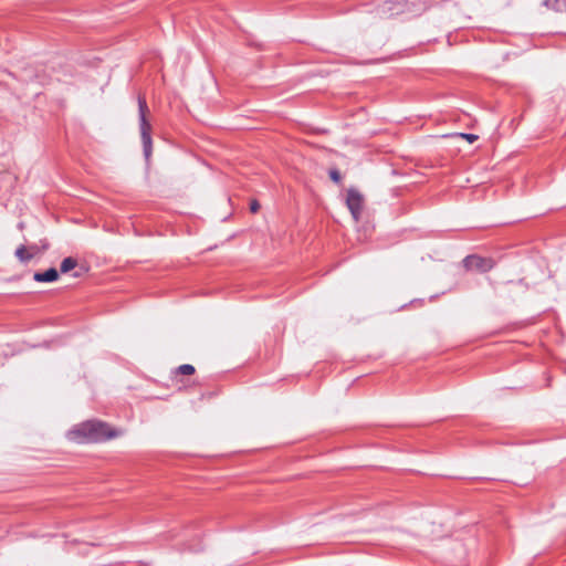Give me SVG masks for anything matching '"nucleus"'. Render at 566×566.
<instances>
[{
  "mask_svg": "<svg viewBox=\"0 0 566 566\" xmlns=\"http://www.w3.org/2000/svg\"><path fill=\"white\" fill-rule=\"evenodd\" d=\"M122 432L112 429L107 423L97 420H88L73 428L70 439L77 442H101L120 436Z\"/></svg>",
  "mask_w": 566,
  "mask_h": 566,
  "instance_id": "f257e3e1",
  "label": "nucleus"
},
{
  "mask_svg": "<svg viewBox=\"0 0 566 566\" xmlns=\"http://www.w3.org/2000/svg\"><path fill=\"white\" fill-rule=\"evenodd\" d=\"M138 111H139V129L143 142V150L146 160L151 156L153 142H151V125L146 118L148 106L146 99L142 96L138 97Z\"/></svg>",
  "mask_w": 566,
  "mask_h": 566,
  "instance_id": "f03ea898",
  "label": "nucleus"
},
{
  "mask_svg": "<svg viewBox=\"0 0 566 566\" xmlns=\"http://www.w3.org/2000/svg\"><path fill=\"white\" fill-rule=\"evenodd\" d=\"M463 265L467 270L488 272L494 266V262L492 259H486L479 255H468L463 260Z\"/></svg>",
  "mask_w": 566,
  "mask_h": 566,
  "instance_id": "7ed1b4c3",
  "label": "nucleus"
},
{
  "mask_svg": "<svg viewBox=\"0 0 566 566\" xmlns=\"http://www.w3.org/2000/svg\"><path fill=\"white\" fill-rule=\"evenodd\" d=\"M347 207L353 214L354 219L357 221L359 218V214L363 209V197L361 195L354 189L348 190L347 192Z\"/></svg>",
  "mask_w": 566,
  "mask_h": 566,
  "instance_id": "20e7f679",
  "label": "nucleus"
},
{
  "mask_svg": "<svg viewBox=\"0 0 566 566\" xmlns=\"http://www.w3.org/2000/svg\"><path fill=\"white\" fill-rule=\"evenodd\" d=\"M57 277H59V273H57L56 269H54V268H50L45 272H35L33 275L34 281L46 282V283L54 282L57 280Z\"/></svg>",
  "mask_w": 566,
  "mask_h": 566,
  "instance_id": "39448f33",
  "label": "nucleus"
},
{
  "mask_svg": "<svg viewBox=\"0 0 566 566\" xmlns=\"http://www.w3.org/2000/svg\"><path fill=\"white\" fill-rule=\"evenodd\" d=\"M543 6H545L548 9L562 11L566 9V0H544Z\"/></svg>",
  "mask_w": 566,
  "mask_h": 566,
  "instance_id": "423d86ee",
  "label": "nucleus"
},
{
  "mask_svg": "<svg viewBox=\"0 0 566 566\" xmlns=\"http://www.w3.org/2000/svg\"><path fill=\"white\" fill-rule=\"evenodd\" d=\"M15 256L21 261V262H28L30 261L34 254L33 253H29L25 249L24 245H20L17 250H15Z\"/></svg>",
  "mask_w": 566,
  "mask_h": 566,
  "instance_id": "0eeeda50",
  "label": "nucleus"
},
{
  "mask_svg": "<svg viewBox=\"0 0 566 566\" xmlns=\"http://www.w3.org/2000/svg\"><path fill=\"white\" fill-rule=\"evenodd\" d=\"M76 265H77L76 260L69 256L62 261L60 270L62 273H67L71 270H73Z\"/></svg>",
  "mask_w": 566,
  "mask_h": 566,
  "instance_id": "6e6552de",
  "label": "nucleus"
},
{
  "mask_svg": "<svg viewBox=\"0 0 566 566\" xmlns=\"http://www.w3.org/2000/svg\"><path fill=\"white\" fill-rule=\"evenodd\" d=\"M178 373L182 375H191L195 373V367L190 364H184L178 367Z\"/></svg>",
  "mask_w": 566,
  "mask_h": 566,
  "instance_id": "1a4fd4ad",
  "label": "nucleus"
},
{
  "mask_svg": "<svg viewBox=\"0 0 566 566\" xmlns=\"http://www.w3.org/2000/svg\"><path fill=\"white\" fill-rule=\"evenodd\" d=\"M460 136L464 139H467L469 143H474L476 139H478V136L474 135V134H465V133H462L460 134Z\"/></svg>",
  "mask_w": 566,
  "mask_h": 566,
  "instance_id": "9d476101",
  "label": "nucleus"
},
{
  "mask_svg": "<svg viewBox=\"0 0 566 566\" xmlns=\"http://www.w3.org/2000/svg\"><path fill=\"white\" fill-rule=\"evenodd\" d=\"M329 177L335 182H338L340 180V174L336 169H333V170L329 171Z\"/></svg>",
  "mask_w": 566,
  "mask_h": 566,
  "instance_id": "9b49d317",
  "label": "nucleus"
},
{
  "mask_svg": "<svg viewBox=\"0 0 566 566\" xmlns=\"http://www.w3.org/2000/svg\"><path fill=\"white\" fill-rule=\"evenodd\" d=\"M259 208H260V205H259V202H258V201H255V200H254V201H252V202L250 203V210H251V212H253V213H254V212H256V211L259 210Z\"/></svg>",
  "mask_w": 566,
  "mask_h": 566,
  "instance_id": "f8f14e48",
  "label": "nucleus"
}]
</instances>
